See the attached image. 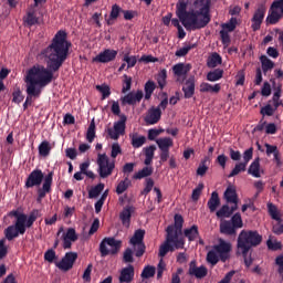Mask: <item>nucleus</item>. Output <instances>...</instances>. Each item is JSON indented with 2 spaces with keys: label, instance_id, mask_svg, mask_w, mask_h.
I'll list each match as a JSON object with an SVG mask.
<instances>
[{
  "label": "nucleus",
  "instance_id": "obj_1",
  "mask_svg": "<svg viewBox=\"0 0 283 283\" xmlns=\"http://www.w3.org/2000/svg\"><path fill=\"white\" fill-rule=\"evenodd\" d=\"M72 42L67 41V33L60 30L55 33L51 44L42 50L41 55L46 61V67L34 65L27 72V87L42 90L50 85L54 73L59 72L69 57Z\"/></svg>",
  "mask_w": 283,
  "mask_h": 283
},
{
  "label": "nucleus",
  "instance_id": "obj_2",
  "mask_svg": "<svg viewBox=\"0 0 283 283\" xmlns=\"http://www.w3.org/2000/svg\"><path fill=\"white\" fill-rule=\"evenodd\" d=\"M212 0H181L176 4V15L178 19H171L170 23L179 29L200 30L211 22ZM181 22V24H180Z\"/></svg>",
  "mask_w": 283,
  "mask_h": 283
},
{
  "label": "nucleus",
  "instance_id": "obj_3",
  "mask_svg": "<svg viewBox=\"0 0 283 283\" xmlns=\"http://www.w3.org/2000/svg\"><path fill=\"white\" fill-rule=\"evenodd\" d=\"M9 217H14L17 219L14 226H9L4 230L6 239L12 241L15 238H19V235H24L27 228H32L34 226V222L40 217V211L39 209H33L28 217L25 213H21L18 210H12L9 212Z\"/></svg>",
  "mask_w": 283,
  "mask_h": 283
},
{
  "label": "nucleus",
  "instance_id": "obj_4",
  "mask_svg": "<svg viewBox=\"0 0 283 283\" xmlns=\"http://www.w3.org/2000/svg\"><path fill=\"white\" fill-rule=\"evenodd\" d=\"M262 241L263 235L258 231L243 230L239 232L237 239V255L243 256L247 268H250L253 263L252 256H249L251 249L260 245Z\"/></svg>",
  "mask_w": 283,
  "mask_h": 283
},
{
  "label": "nucleus",
  "instance_id": "obj_5",
  "mask_svg": "<svg viewBox=\"0 0 283 283\" xmlns=\"http://www.w3.org/2000/svg\"><path fill=\"white\" fill-rule=\"evenodd\" d=\"M54 172L49 171L45 176L42 170L34 169L29 174L25 181L27 189H33L34 187H40L42 181L43 185L38 189L36 202L41 203L43 199L46 198L48 193L52 192Z\"/></svg>",
  "mask_w": 283,
  "mask_h": 283
},
{
  "label": "nucleus",
  "instance_id": "obj_6",
  "mask_svg": "<svg viewBox=\"0 0 283 283\" xmlns=\"http://www.w3.org/2000/svg\"><path fill=\"white\" fill-rule=\"evenodd\" d=\"M232 245L229 242L220 239L218 245H212V249L207 253V263L214 266L219 261L226 263L230 259Z\"/></svg>",
  "mask_w": 283,
  "mask_h": 283
},
{
  "label": "nucleus",
  "instance_id": "obj_7",
  "mask_svg": "<svg viewBox=\"0 0 283 283\" xmlns=\"http://www.w3.org/2000/svg\"><path fill=\"white\" fill-rule=\"evenodd\" d=\"M172 228L168 229V234L166 241L159 248V256L161 259L166 258L168 253H174L176 250H184L186 240L184 237H177V233H172Z\"/></svg>",
  "mask_w": 283,
  "mask_h": 283
},
{
  "label": "nucleus",
  "instance_id": "obj_8",
  "mask_svg": "<svg viewBox=\"0 0 283 283\" xmlns=\"http://www.w3.org/2000/svg\"><path fill=\"white\" fill-rule=\"evenodd\" d=\"M120 248V240H116L114 237H106L99 243L101 258H106L107 255H116L119 253Z\"/></svg>",
  "mask_w": 283,
  "mask_h": 283
},
{
  "label": "nucleus",
  "instance_id": "obj_9",
  "mask_svg": "<svg viewBox=\"0 0 283 283\" xmlns=\"http://www.w3.org/2000/svg\"><path fill=\"white\" fill-rule=\"evenodd\" d=\"M97 165L99 178H108L116 167L115 160L109 161L106 154H98Z\"/></svg>",
  "mask_w": 283,
  "mask_h": 283
},
{
  "label": "nucleus",
  "instance_id": "obj_10",
  "mask_svg": "<svg viewBox=\"0 0 283 283\" xmlns=\"http://www.w3.org/2000/svg\"><path fill=\"white\" fill-rule=\"evenodd\" d=\"M283 18V0H274L269 10V15L265 23L276 25Z\"/></svg>",
  "mask_w": 283,
  "mask_h": 283
},
{
  "label": "nucleus",
  "instance_id": "obj_11",
  "mask_svg": "<svg viewBox=\"0 0 283 283\" xmlns=\"http://www.w3.org/2000/svg\"><path fill=\"white\" fill-rule=\"evenodd\" d=\"M146 231L138 229L134 232L133 238L129 239V245H133L135 249L136 258H142L145 254L146 245L144 243Z\"/></svg>",
  "mask_w": 283,
  "mask_h": 283
},
{
  "label": "nucleus",
  "instance_id": "obj_12",
  "mask_svg": "<svg viewBox=\"0 0 283 283\" xmlns=\"http://www.w3.org/2000/svg\"><path fill=\"white\" fill-rule=\"evenodd\" d=\"M126 123L127 116L123 114L119 122L114 123V128H108L107 134L112 140H118L120 136L125 135Z\"/></svg>",
  "mask_w": 283,
  "mask_h": 283
},
{
  "label": "nucleus",
  "instance_id": "obj_13",
  "mask_svg": "<svg viewBox=\"0 0 283 283\" xmlns=\"http://www.w3.org/2000/svg\"><path fill=\"white\" fill-rule=\"evenodd\" d=\"M266 14V7L264 4H260L254 12V15L251 18V29L252 31H258L262 28L264 18Z\"/></svg>",
  "mask_w": 283,
  "mask_h": 283
},
{
  "label": "nucleus",
  "instance_id": "obj_14",
  "mask_svg": "<svg viewBox=\"0 0 283 283\" xmlns=\"http://www.w3.org/2000/svg\"><path fill=\"white\" fill-rule=\"evenodd\" d=\"M78 255L76 252H67L64 258L61 259L60 262L56 263L57 269L64 272H69L74 268V264L77 260Z\"/></svg>",
  "mask_w": 283,
  "mask_h": 283
},
{
  "label": "nucleus",
  "instance_id": "obj_15",
  "mask_svg": "<svg viewBox=\"0 0 283 283\" xmlns=\"http://www.w3.org/2000/svg\"><path fill=\"white\" fill-rule=\"evenodd\" d=\"M144 98V92L137 90L136 92H129L127 95L120 97L122 105L135 106L138 103H142Z\"/></svg>",
  "mask_w": 283,
  "mask_h": 283
},
{
  "label": "nucleus",
  "instance_id": "obj_16",
  "mask_svg": "<svg viewBox=\"0 0 283 283\" xmlns=\"http://www.w3.org/2000/svg\"><path fill=\"white\" fill-rule=\"evenodd\" d=\"M191 70V65L190 64H184V63H178L176 65H174L172 71L176 78V82L184 84L185 81L187 80V75Z\"/></svg>",
  "mask_w": 283,
  "mask_h": 283
},
{
  "label": "nucleus",
  "instance_id": "obj_17",
  "mask_svg": "<svg viewBox=\"0 0 283 283\" xmlns=\"http://www.w3.org/2000/svg\"><path fill=\"white\" fill-rule=\"evenodd\" d=\"M117 54L118 52L116 50L105 49L103 52L96 55V57L93 59V62L107 64L114 62L117 57Z\"/></svg>",
  "mask_w": 283,
  "mask_h": 283
},
{
  "label": "nucleus",
  "instance_id": "obj_18",
  "mask_svg": "<svg viewBox=\"0 0 283 283\" xmlns=\"http://www.w3.org/2000/svg\"><path fill=\"white\" fill-rule=\"evenodd\" d=\"M61 240L62 248H64V250L72 249V242H76L78 240L76 230L74 228L67 229L66 232L62 233Z\"/></svg>",
  "mask_w": 283,
  "mask_h": 283
},
{
  "label": "nucleus",
  "instance_id": "obj_19",
  "mask_svg": "<svg viewBox=\"0 0 283 283\" xmlns=\"http://www.w3.org/2000/svg\"><path fill=\"white\" fill-rule=\"evenodd\" d=\"M189 276L196 279H203L209 274V270L205 265L197 266V260H192L189 263Z\"/></svg>",
  "mask_w": 283,
  "mask_h": 283
},
{
  "label": "nucleus",
  "instance_id": "obj_20",
  "mask_svg": "<svg viewBox=\"0 0 283 283\" xmlns=\"http://www.w3.org/2000/svg\"><path fill=\"white\" fill-rule=\"evenodd\" d=\"M161 115L163 112L160 108L151 107L149 108L146 117H144V122L149 126H154L160 122Z\"/></svg>",
  "mask_w": 283,
  "mask_h": 283
},
{
  "label": "nucleus",
  "instance_id": "obj_21",
  "mask_svg": "<svg viewBox=\"0 0 283 283\" xmlns=\"http://www.w3.org/2000/svg\"><path fill=\"white\" fill-rule=\"evenodd\" d=\"M135 277L134 265L129 264L120 271L119 283H132Z\"/></svg>",
  "mask_w": 283,
  "mask_h": 283
},
{
  "label": "nucleus",
  "instance_id": "obj_22",
  "mask_svg": "<svg viewBox=\"0 0 283 283\" xmlns=\"http://www.w3.org/2000/svg\"><path fill=\"white\" fill-rule=\"evenodd\" d=\"M135 212V208L132 206H127L123 209L119 214V219L122 221L123 227L129 228L132 222V214Z\"/></svg>",
  "mask_w": 283,
  "mask_h": 283
},
{
  "label": "nucleus",
  "instance_id": "obj_23",
  "mask_svg": "<svg viewBox=\"0 0 283 283\" xmlns=\"http://www.w3.org/2000/svg\"><path fill=\"white\" fill-rule=\"evenodd\" d=\"M184 223H185V219L181 214H176L175 216V227L174 226H168L166 232L168 233V229H171V233L176 234L177 238H180V235L182 234V228H184Z\"/></svg>",
  "mask_w": 283,
  "mask_h": 283
},
{
  "label": "nucleus",
  "instance_id": "obj_24",
  "mask_svg": "<svg viewBox=\"0 0 283 283\" xmlns=\"http://www.w3.org/2000/svg\"><path fill=\"white\" fill-rule=\"evenodd\" d=\"M41 93H42V90L30 88L27 86L28 96L24 104H22V108L27 111L28 107L33 104V98H39Z\"/></svg>",
  "mask_w": 283,
  "mask_h": 283
},
{
  "label": "nucleus",
  "instance_id": "obj_25",
  "mask_svg": "<svg viewBox=\"0 0 283 283\" xmlns=\"http://www.w3.org/2000/svg\"><path fill=\"white\" fill-rule=\"evenodd\" d=\"M184 98L190 99L193 94H196V82L193 77H190L186 81V84L182 86Z\"/></svg>",
  "mask_w": 283,
  "mask_h": 283
},
{
  "label": "nucleus",
  "instance_id": "obj_26",
  "mask_svg": "<svg viewBox=\"0 0 283 283\" xmlns=\"http://www.w3.org/2000/svg\"><path fill=\"white\" fill-rule=\"evenodd\" d=\"M237 230L238 228L231 224V221L229 220H223L220 223V233L224 235H230V237L237 235Z\"/></svg>",
  "mask_w": 283,
  "mask_h": 283
},
{
  "label": "nucleus",
  "instance_id": "obj_27",
  "mask_svg": "<svg viewBox=\"0 0 283 283\" xmlns=\"http://www.w3.org/2000/svg\"><path fill=\"white\" fill-rule=\"evenodd\" d=\"M211 164V157L206 156L201 159V163H199V166L196 170L197 176L203 177L206 172L209 170V166Z\"/></svg>",
  "mask_w": 283,
  "mask_h": 283
},
{
  "label": "nucleus",
  "instance_id": "obj_28",
  "mask_svg": "<svg viewBox=\"0 0 283 283\" xmlns=\"http://www.w3.org/2000/svg\"><path fill=\"white\" fill-rule=\"evenodd\" d=\"M207 206H208L210 213L216 212V210L220 206V198H219V195L217 191L211 192Z\"/></svg>",
  "mask_w": 283,
  "mask_h": 283
},
{
  "label": "nucleus",
  "instance_id": "obj_29",
  "mask_svg": "<svg viewBox=\"0 0 283 283\" xmlns=\"http://www.w3.org/2000/svg\"><path fill=\"white\" fill-rule=\"evenodd\" d=\"M223 198H224L226 202H229V203L239 202L237 189L233 188V187L226 188L224 193H223Z\"/></svg>",
  "mask_w": 283,
  "mask_h": 283
},
{
  "label": "nucleus",
  "instance_id": "obj_30",
  "mask_svg": "<svg viewBox=\"0 0 283 283\" xmlns=\"http://www.w3.org/2000/svg\"><path fill=\"white\" fill-rule=\"evenodd\" d=\"M248 175L252 176L253 178H261L262 175L260 174V158L256 157L254 161H252L248 169Z\"/></svg>",
  "mask_w": 283,
  "mask_h": 283
},
{
  "label": "nucleus",
  "instance_id": "obj_31",
  "mask_svg": "<svg viewBox=\"0 0 283 283\" xmlns=\"http://www.w3.org/2000/svg\"><path fill=\"white\" fill-rule=\"evenodd\" d=\"M156 145L159 147L160 151L170 150L174 146V140L170 137H164L156 139Z\"/></svg>",
  "mask_w": 283,
  "mask_h": 283
},
{
  "label": "nucleus",
  "instance_id": "obj_32",
  "mask_svg": "<svg viewBox=\"0 0 283 283\" xmlns=\"http://www.w3.org/2000/svg\"><path fill=\"white\" fill-rule=\"evenodd\" d=\"M263 75H266L269 71L275 67V63L266 55L260 57Z\"/></svg>",
  "mask_w": 283,
  "mask_h": 283
},
{
  "label": "nucleus",
  "instance_id": "obj_33",
  "mask_svg": "<svg viewBox=\"0 0 283 283\" xmlns=\"http://www.w3.org/2000/svg\"><path fill=\"white\" fill-rule=\"evenodd\" d=\"M123 11L124 9H122L118 4H113L107 24L114 25L115 21L118 19L119 14L123 13Z\"/></svg>",
  "mask_w": 283,
  "mask_h": 283
},
{
  "label": "nucleus",
  "instance_id": "obj_34",
  "mask_svg": "<svg viewBox=\"0 0 283 283\" xmlns=\"http://www.w3.org/2000/svg\"><path fill=\"white\" fill-rule=\"evenodd\" d=\"M156 88L157 85L154 81L149 80L146 84H144V99L149 101L150 97L154 95Z\"/></svg>",
  "mask_w": 283,
  "mask_h": 283
},
{
  "label": "nucleus",
  "instance_id": "obj_35",
  "mask_svg": "<svg viewBox=\"0 0 283 283\" xmlns=\"http://www.w3.org/2000/svg\"><path fill=\"white\" fill-rule=\"evenodd\" d=\"M222 56H220L217 52L212 53L208 59H207V66L209 69H214L218 65H222Z\"/></svg>",
  "mask_w": 283,
  "mask_h": 283
},
{
  "label": "nucleus",
  "instance_id": "obj_36",
  "mask_svg": "<svg viewBox=\"0 0 283 283\" xmlns=\"http://www.w3.org/2000/svg\"><path fill=\"white\" fill-rule=\"evenodd\" d=\"M184 237L190 242L199 238V228L197 224H193L191 228L184 230Z\"/></svg>",
  "mask_w": 283,
  "mask_h": 283
},
{
  "label": "nucleus",
  "instance_id": "obj_37",
  "mask_svg": "<svg viewBox=\"0 0 283 283\" xmlns=\"http://www.w3.org/2000/svg\"><path fill=\"white\" fill-rule=\"evenodd\" d=\"M221 86L220 84H208V83H202L201 85H199V92L201 93H218L220 92Z\"/></svg>",
  "mask_w": 283,
  "mask_h": 283
},
{
  "label": "nucleus",
  "instance_id": "obj_38",
  "mask_svg": "<svg viewBox=\"0 0 283 283\" xmlns=\"http://www.w3.org/2000/svg\"><path fill=\"white\" fill-rule=\"evenodd\" d=\"M167 78H168V71L161 70L159 73H157L156 82L157 85H159L160 90H164L167 86Z\"/></svg>",
  "mask_w": 283,
  "mask_h": 283
},
{
  "label": "nucleus",
  "instance_id": "obj_39",
  "mask_svg": "<svg viewBox=\"0 0 283 283\" xmlns=\"http://www.w3.org/2000/svg\"><path fill=\"white\" fill-rule=\"evenodd\" d=\"M151 175H154V167H144L142 170H138L134 175V179H144V178H149Z\"/></svg>",
  "mask_w": 283,
  "mask_h": 283
},
{
  "label": "nucleus",
  "instance_id": "obj_40",
  "mask_svg": "<svg viewBox=\"0 0 283 283\" xmlns=\"http://www.w3.org/2000/svg\"><path fill=\"white\" fill-rule=\"evenodd\" d=\"M95 137H96L95 119H91L90 125L87 127V132H86V140L88 143H93Z\"/></svg>",
  "mask_w": 283,
  "mask_h": 283
},
{
  "label": "nucleus",
  "instance_id": "obj_41",
  "mask_svg": "<svg viewBox=\"0 0 283 283\" xmlns=\"http://www.w3.org/2000/svg\"><path fill=\"white\" fill-rule=\"evenodd\" d=\"M223 74H224V71L220 69H217L214 71H209L207 74V80L209 82H217L220 78H223Z\"/></svg>",
  "mask_w": 283,
  "mask_h": 283
},
{
  "label": "nucleus",
  "instance_id": "obj_42",
  "mask_svg": "<svg viewBox=\"0 0 283 283\" xmlns=\"http://www.w3.org/2000/svg\"><path fill=\"white\" fill-rule=\"evenodd\" d=\"M146 137L145 136H137V134H134L132 137H130V145H133V147L135 149L137 148H142L145 143H146Z\"/></svg>",
  "mask_w": 283,
  "mask_h": 283
},
{
  "label": "nucleus",
  "instance_id": "obj_43",
  "mask_svg": "<svg viewBox=\"0 0 283 283\" xmlns=\"http://www.w3.org/2000/svg\"><path fill=\"white\" fill-rule=\"evenodd\" d=\"M268 210H269V216H271V218L273 220H275L277 222L282 221V219L280 217L279 208L275 205L269 202L268 203Z\"/></svg>",
  "mask_w": 283,
  "mask_h": 283
},
{
  "label": "nucleus",
  "instance_id": "obj_44",
  "mask_svg": "<svg viewBox=\"0 0 283 283\" xmlns=\"http://www.w3.org/2000/svg\"><path fill=\"white\" fill-rule=\"evenodd\" d=\"M51 150H52V146L48 140L42 142L41 145L39 146V154L42 157H48L51 154Z\"/></svg>",
  "mask_w": 283,
  "mask_h": 283
},
{
  "label": "nucleus",
  "instance_id": "obj_45",
  "mask_svg": "<svg viewBox=\"0 0 283 283\" xmlns=\"http://www.w3.org/2000/svg\"><path fill=\"white\" fill-rule=\"evenodd\" d=\"M155 275H156V268L151 265L144 266L140 273V277L143 280L155 277Z\"/></svg>",
  "mask_w": 283,
  "mask_h": 283
},
{
  "label": "nucleus",
  "instance_id": "obj_46",
  "mask_svg": "<svg viewBox=\"0 0 283 283\" xmlns=\"http://www.w3.org/2000/svg\"><path fill=\"white\" fill-rule=\"evenodd\" d=\"M105 188L104 184H97L94 188L90 189L88 191V198L90 199H95L98 196H101V193L103 192Z\"/></svg>",
  "mask_w": 283,
  "mask_h": 283
},
{
  "label": "nucleus",
  "instance_id": "obj_47",
  "mask_svg": "<svg viewBox=\"0 0 283 283\" xmlns=\"http://www.w3.org/2000/svg\"><path fill=\"white\" fill-rule=\"evenodd\" d=\"M132 84H133V77L127 75V74H124L123 75V88H122V93L123 94H126L128 92H130L132 90Z\"/></svg>",
  "mask_w": 283,
  "mask_h": 283
},
{
  "label": "nucleus",
  "instance_id": "obj_48",
  "mask_svg": "<svg viewBox=\"0 0 283 283\" xmlns=\"http://www.w3.org/2000/svg\"><path fill=\"white\" fill-rule=\"evenodd\" d=\"M130 185H132V181L129 180L128 177H126L123 181L117 184L116 193L122 195L123 192H125L130 187Z\"/></svg>",
  "mask_w": 283,
  "mask_h": 283
},
{
  "label": "nucleus",
  "instance_id": "obj_49",
  "mask_svg": "<svg viewBox=\"0 0 283 283\" xmlns=\"http://www.w3.org/2000/svg\"><path fill=\"white\" fill-rule=\"evenodd\" d=\"M197 48V44H186L185 46L180 48L179 50L176 51V56L178 57H184L186 56L187 54H189V52L192 50V49H196Z\"/></svg>",
  "mask_w": 283,
  "mask_h": 283
},
{
  "label": "nucleus",
  "instance_id": "obj_50",
  "mask_svg": "<svg viewBox=\"0 0 283 283\" xmlns=\"http://www.w3.org/2000/svg\"><path fill=\"white\" fill-rule=\"evenodd\" d=\"M247 170V165L243 163H238L235 164L234 168L231 170L230 175L228 176L229 178H234L241 172H244Z\"/></svg>",
  "mask_w": 283,
  "mask_h": 283
},
{
  "label": "nucleus",
  "instance_id": "obj_51",
  "mask_svg": "<svg viewBox=\"0 0 283 283\" xmlns=\"http://www.w3.org/2000/svg\"><path fill=\"white\" fill-rule=\"evenodd\" d=\"M237 25H238V19L231 18L229 22L222 23L221 28L223 30H228L227 32H232V31H235Z\"/></svg>",
  "mask_w": 283,
  "mask_h": 283
},
{
  "label": "nucleus",
  "instance_id": "obj_52",
  "mask_svg": "<svg viewBox=\"0 0 283 283\" xmlns=\"http://www.w3.org/2000/svg\"><path fill=\"white\" fill-rule=\"evenodd\" d=\"M96 90L102 94V101H105L111 95V88L106 84L96 85Z\"/></svg>",
  "mask_w": 283,
  "mask_h": 283
},
{
  "label": "nucleus",
  "instance_id": "obj_53",
  "mask_svg": "<svg viewBox=\"0 0 283 283\" xmlns=\"http://www.w3.org/2000/svg\"><path fill=\"white\" fill-rule=\"evenodd\" d=\"M232 216L231 208H229L228 205L222 206L218 211H217V217L218 218H230Z\"/></svg>",
  "mask_w": 283,
  "mask_h": 283
},
{
  "label": "nucleus",
  "instance_id": "obj_54",
  "mask_svg": "<svg viewBox=\"0 0 283 283\" xmlns=\"http://www.w3.org/2000/svg\"><path fill=\"white\" fill-rule=\"evenodd\" d=\"M123 262L125 264H132L134 263V252L130 248H127L125 251H124V255H123Z\"/></svg>",
  "mask_w": 283,
  "mask_h": 283
},
{
  "label": "nucleus",
  "instance_id": "obj_55",
  "mask_svg": "<svg viewBox=\"0 0 283 283\" xmlns=\"http://www.w3.org/2000/svg\"><path fill=\"white\" fill-rule=\"evenodd\" d=\"M12 103L21 104L24 101V95L22 94V91L20 87L15 88L12 93Z\"/></svg>",
  "mask_w": 283,
  "mask_h": 283
},
{
  "label": "nucleus",
  "instance_id": "obj_56",
  "mask_svg": "<svg viewBox=\"0 0 283 283\" xmlns=\"http://www.w3.org/2000/svg\"><path fill=\"white\" fill-rule=\"evenodd\" d=\"M205 188L203 184H198V186L192 190L191 199L197 202L200 199L202 189Z\"/></svg>",
  "mask_w": 283,
  "mask_h": 283
},
{
  "label": "nucleus",
  "instance_id": "obj_57",
  "mask_svg": "<svg viewBox=\"0 0 283 283\" xmlns=\"http://www.w3.org/2000/svg\"><path fill=\"white\" fill-rule=\"evenodd\" d=\"M231 222V224L233 227H235L237 229H240L243 227V221H242V217L240 213H235L233 214V217L231 218V220H229Z\"/></svg>",
  "mask_w": 283,
  "mask_h": 283
},
{
  "label": "nucleus",
  "instance_id": "obj_58",
  "mask_svg": "<svg viewBox=\"0 0 283 283\" xmlns=\"http://www.w3.org/2000/svg\"><path fill=\"white\" fill-rule=\"evenodd\" d=\"M277 109L272 107L270 104L261 108L260 114L263 116H273Z\"/></svg>",
  "mask_w": 283,
  "mask_h": 283
},
{
  "label": "nucleus",
  "instance_id": "obj_59",
  "mask_svg": "<svg viewBox=\"0 0 283 283\" xmlns=\"http://www.w3.org/2000/svg\"><path fill=\"white\" fill-rule=\"evenodd\" d=\"M123 61L127 64V69H132L137 64V57L130 56L129 53L124 55Z\"/></svg>",
  "mask_w": 283,
  "mask_h": 283
},
{
  "label": "nucleus",
  "instance_id": "obj_60",
  "mask_svg": "<svg viewBox=\"0 0 283 283\" xmlns=\"http://www.w3.org/2000/svg\"><path fill=\"white\" fill-rule=\"evenodd\" d=\"M39 19L36 18V15L34 14V12H29L28 17L25 19V23L28 24V27L32 28L35 24H38Z\"/></svg>",
  "mask_w": 283,
  "mask_h": 283
},
{
  "label": "nucleus",
  "instance_id": "obj_61",
  "mask_svg": "<svg viewBox=\"0 0 283 283\" xmlns=\"http://www.w3.org/2000/svg\"><path fill=\"white\" fill-rule=\"evenodd\" d=\"M219 34H220L222 44L224 46H229V44L231 43L229 31L221 30Z\"/></svg>",
  "mask_w": 283,
  "mask_h": 283
},
{
  "label": "nucleus",
  "instance_id": "obj_62",
  "mask_svg": "<svg viewBox=\"0 0 283 283\" xmlns=\"http://www.w3.org/2000/svg\"><path fill=\"white\" fill-rule=\"evenodd\" d=\"M55 259H56V253L53 249H49L44 253V261H46L48 263H53Z\"/></svg>",
  "mask_w": 283,
  "mask_h": 283
},
{
  "label": "nucleus",
  "instance_id": "obj_63",
  "mask_svg": "<svg viewBox=\"0 0 283 283\" xmlns=\"http://www.w3.org/2000/svg\"><path fill=\"white\" fill-rule=\"evenodd\" d=\"M235 86H243L244 85V81H245V73L244 71H238L237 75H235Z\"/></svg>",
  "mask_w": 283,
  "mask_h": 283
},
{
  "label": "nucleus",
  "instance_id": "obj_64",
  "mask_svg": "<svg viewBox=\"0 0 283 283\" xmlns=\"http://www.w3.org/2000/svg\"><path fill=\"white\" fill-rule=\"evenodd\" d=\"M164 133V129L151 128L148 130V140H156V138Z\"/></svg>",
  "mask_w": 283,
  "mask_h": 283
}]
</instances>
